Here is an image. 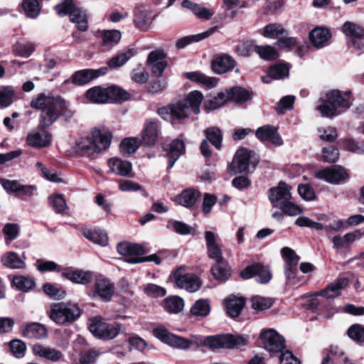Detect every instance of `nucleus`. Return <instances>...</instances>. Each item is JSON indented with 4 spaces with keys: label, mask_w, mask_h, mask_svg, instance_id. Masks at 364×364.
Returning a JSON list of instances; mask_svg holds the SVG:
<instances>
[{
    "label": "nucleus",
    "mask_w": 364,
    "mask_h": 364,
    "mask_svg": "<svg viewBox=\"0 0 364 364\" xmlns=\"http://www.w3.org/2000/svg\"><path fill=\"white\" fill-rule=\"evenodd\" d=\"M348 335L350 338L358 343L364 342V326L360 324H353L348 329Z\"/></svg>",
    "instance_id": "680f3d73"
},
{
    "label": "nucleus",
    "mask_w": 364,
    "mask_h": 364,
    "mask_svg": "<svg viewBox=\"0 0 364 364\" xmlns=\"http://www.w3.org/2000/svg\"><path fill=\"white\" fill-rule=\"evenodd\" d=\"M12 283L17 289L24 292L31 290L35 287V282L32 278L22 275L14 277Z\"/></svg>",
    "instance_id": "de8ad7c7"
},
{
    "label": "nucleus",
    "mask_w": 364,
    "mask_h": 364,
    "mask_svg": "<svg viewBox=\"0 0 364 364\" xmlns=\"http://www.w3.org/2000/svg\"><path fill=\"white\" fill-rule=\"evenodd\" d=\"M90 331L98 338L112 340L125 331V327L119 323H107L100 316L90 319Z\"/></svg>",
    "instance_id": "0eeeda50"
},
{
    "label": "nucleus",
    "mask_w": 364,
    "mask_h": 364,
    "mask_svg": "<svg viewBox=\"0 0 364 364\" xmlns=\"http://www.w3.org/2000/svg\"><path fill=\"white\" fill-rule=\"evenodd\" d=\"M15 91L11 87H4L0 89V107H7L13 102Z\"/></svg>",
    "instance_id": "052dcab7"
},
{
    "label": "nucleus",
    "mask_w": 364,
    "mask_h": 364,
    "mask_svg": "<svg viewBox=\"0 0 364 364\" xmlns=\"http://www.w3.org/2000/svg\"><path fill=\"white\" fill-rule=\"evenodd\" d=\"M200 193L197 190L186 189L175 198V202L186 208L193 207L197 200L200 198Z\"/></svg>",
    "instance_id": "a878e982"
},
{
    "label": "nucleus",
    "mask_w": 364,
    "mask_h": 364,
    "mask_svg": "<svg viewBox=\"0 0 364 364\" xmlns=\"http://www.w3.org/2000/svg\"><path fill=\"white\" fill-rule=\"evenodd\" d=\"M114 293V285L107 278L100 276L96 278L93 297H98L102 301H109Z\"/></svg>",
    "instance_id": "2eb2a0df"
},
{
    "label": "nucleus",
    "mask_w": 364,
    "mask_h": 364,
    "mask_svg": "<svg viewBox=\"0 0 364 364\" xmlns=\"http://www.w3.org/2000/svg\"><path fill=\"white\" fill-rule=\"evenodd\" d=\"M281 354L279 357L280 364H301V362L299 358L295 356L291 350H286L285 351L280 352Z\"/></svg>",
    "instance_id": "774afa93"
},
{
    "label": "nucleus",
    "mask_w": 364,
    "mask_h": 364,
    "mask_svg": "<svg viewBox=\"0 0 364 364\" xmlns=\"http://www.w3.org/2000/svg\"><path fill=\"white\" fill-rule=\"evenodd\" d=\"M173 277L176 285L181 289H185L188 292H196L200 287V282L193 274H183V269H178L173 274Z\"/></svg>",
    "instance_id": "ddd939ff"
},
{
    "label": "nucleus",
    "mask_w": 364,
    "mask_h": 364,
    "mask_svg": "<svg viewBox=\"0 0 364 364\" xmlns=\"http://www.w3.org/2000/svg\"><path fill=\"white\" fill-rule=\"evenodd\" d=\"M181 6L183 8L192 11L193 14L200 19L210 20L215 14V12L212 9L202 6L188 0H183L181 3Z\"/></svg>",
    "instance_id": "5701e85b"
},
{
    "label": "nucleus",
    "mask_w": 364,
    "mask_h": 364,
    "mask_svg": "<svg viewBox=\"0 0 364 364\" xmlns=\"http://www.w3.org/2000/svg\"><path fill=\"white\" fill-rule=\"evenodd\" d=\"M33 351L35 355L53 362H56L62 358V353L60 351L41 345L33 346Z\"/></svg>",
    "instance_id": "f704fd0d"
},
{
    "label": "nucleus",
    "mask_w": 364,
    "mask_h": 364,
    "mask_svg": "<svg viewBox=\"0 0 364 364\" xmlns=\"http://www.w3.org/2000/svg\"><path fill=\"white\" fill-rule=\"evenodd\" d=\"M207 139L217 149H220L223 136L220 129L211 127L205 132Z\"/></svg>",
    "instance_id": "6e6d98bb"
},
{
    "label": "nucleus",
    "mask_w": 364,
    "mask_h": 364,
    "mask_svg": "<svg viewBox=\"0 0 364 364\" xmlns=\"http://www.w3.org/2000/svg\"><path fill=\"white\" fill-rule=\"evenodd\" d=\"M262 34L265 38L279 39L283 36H288L289 32L282 24L269 23L263 28Z\"/></svg>",
    "instance_id": "e433bc0d"
},
{
    "label": "nucleus",
    "mask_w": 364,
    "mask_h": 364,
    "mask_svg": "<svg viewBox=\"0 0 364 364\" xmlns=\"http://www.w3.org/2000/svg\"><path fill=\"white\" fill-rule=\"evenodd\" d=\"M55 10L59 16L69 14L70 21L77 25L80 31H86L88 27L87 15L85 10L77 8L73 0H62V2L55 6Z\"/></svg>",
    "instance_id": "6e6552de"
},
{
    "label": "nucleus",
    "mask_w": 364,
    "mask_h": 364,
    "mask_svg": "<svg viewBox=\"0 0 364 364\" xmlns=\"http://www.w3.org/2000/svg\"><path fill=\"white\" fill-rule=\"evenodd\" d=\"M117 250L120 255L130 257L126 259V262L128 263L154 262L155 264H159L161 262V259L156 255L141 257L145 253V251L143 247L139 244L121 242L118 244Z\"/></svg>",
    "instance_id": "1a4fd4ad"
},
{
    "label": "nucleus",
    "mask_w": 364,
    "mask_h": 364,
    "mask_svg": "<svg viewBox=\"0 0 364 364\" xmlns=\"http://www.w3.org/2000/svg\"><path fill=\"white\" fill-rule=\"evenodd\" d=\"M48 203L57 213H63L68 208L63 196L60 194H55L49 196Z\"/></svg>",
    "instance_id": "4d7b16f0"
},
{
    "label": "nucleus",
    "mask_w": 364,
    "mask_h": 364,
    "mask_svg": "<svg viewBox=\"0 0 364 364\" xmlns=\"http://www.w3.org/2000/svg\"><path fill=\"white\" fill-rule=\"evenodd\" d=\"M223 4L225 10L230 13L231 20L237 16L239 9L247 6V2L242 0H223Z\"/></svg>",
    "instance_id": "8fccbe9b"
},
{
    "label": "nucleus",
    "mask_w": 364,
    "mask_h": 364,
    "mask_svg": "<svg viewBox=\"0 0 364 364\" xmlns=\"http://www.w3.org/2000/svg\"><path fill=\"white\" fill-rule=\"evenodd\" d=\"M112 133L105 127L92 129L90 136L82 137L76 141V151L82 156H90L107 150L112 143Z\"/></svg>",
    "instance_id": "7ed1b4c3"
},
{
    "label": "nucleus",
    "mask_w": 364,
    "mask_h": 364,
    "mask_svg": "<svg viewBox=\"0 0 364 364\" xmlns=\"http://www.w3.org/2000/svg\"><path fill=\"white\" fill-rule=\"evenodd\" d=\"M2 264L10 269H23L26 267L24 261L15 252H7L1 257Z\"/></svg>",
    "instance_id": "72a5a7b5"
},
{
    "label": "nucleus",
    "mask_w": 364,
    "mask_h": 364,
    "mask_svg": "<svg viewBox=\"0 0 364 364\" xmlns=\"http://www.w3.org/2000/svg\"><path fill=\"white\" fill-rule=\"evenodd\" d=\"M82 233L85 238L94 243L102 246H106L108 243L107 233L100 229L86 227L82 228Z\"/></svg>",
    "instance_id": "c756f323"
},
{
    "label": "nucleus",
    "mask_w": 364,
    "mask_h": 364,
    "mask_svg": "<svg viewBox=\"0 0 364 364\" xmlns=\"http://www.w3.org/2000/svg\"><path fill=\"white\" fill-rule=\"evenodd\" d=\"M92 72L90 69L77 71L72 75V82L77 85H82L92 80Z\"/></svg>",
    "instance_id": "bf43d9fd"
},
{
    "label": "nucleus",
    "mask_w": 364,
    "mask_h": 364,
    "mask_svg": "<svg viewBox=\"0 0 364 364\" xmlns=\"http://www.w3.org/2000/svg\"><path fill=\"white\" fill-rule=\"evenodd\" d=\"M35 50V46L31 42H18L14 46V53L22 58H28Z\"/></svg>",
    "instance_id": "603ef678"
},
{
    "label": "nucleus",
    "mask_w": 364,
    "mask_h": 364,
    "mask_svg": "<svg viewBox=\"0 0 364 364\" xmlns=\"http://www.w3.org/2000/svg\"><path fill=\"white\" fill-rule=\"evenodd\" d=\"M250 152L245 148L238 149L229 166L230 171L234 174L240 173L248 170Z\"/></svg>",
    "instance_id": "a211bd4d"
},
{
    "label": "nucleus",
    "mask_w": 364,
    "mask_h": 364,
    "mask_svg": "<svg viewBox=\"0 0 364 364\" xmlns=\"http://www.w3.org/2000/svg\"><path fill=\"white\" fill-rule=\"evenodd\" d=\"M167 228L180 235H189L194 232L193 228L185 223L169 220L167 222Z\"/></svg>",
    "instance_id": "09e8293b"
},
{
    "label": "nucleus",
    "mask_w": 364,
    "mask_h": 364,
    "mask_svg": "<svg viewBox=\"0 0 364 364\" xmlns=\"http://www.w3.org/2000/svg\"><path fill=\"white\" fill-rule=\"evenodd\" d=\"M268 196L273 206L278 208L291 198L290 188L284 182H280L277 187L269 189Z\"/></svg>",
    "instance_id": "f3484780"
},
{
    "label": "nucleus",
    "mask_w": 364,
    "mask_h": 364,
    "mask_svg": "<svg viewBox=\"0 0 364 364\" xmlns=\"http://www.w3.org/2000/svg\"><path fill=\"white\" fill-rule=\"evenodd\" d=\"M255 52L259 57L266 60H275L279 57L276 49L272 46H264L255 47Z\"/></svg>",
    "instance_id": "13d9d810"
},
{
    "label": "nucleus",
    "mask_w": 364,
    "mask_h": 364,
    "mask_svg": "<svg viewBox=\"0 0 364 364\" xmlns=\"http://www.w3.org/2000/svg\"><path fill=\"white\" fill-rule=\"evenodd\" d=\"M255 135L262 142H269L277 146L283 144V140L277 128L272 125L259 127L256 130Z\"/></svg>",
    "instance_id": "aec40b11"
},
{
    "label": "nucleus",
    "mask_w": 364,
    "mask_h": 364,
    "mask_svg": "<svg viewBox=\"0 0 364 364\" xmlns=\"http://www.w3.org/2000/svg\"><path fill=\"white\" fill-rule=\"evenodd\" d=\"M163 306L169 313L178 314L183 311L184 302L179 296H169L164 301Z\"/></svg>",
    "instance_id": "c03bdc74"
},
{
    "label": "nucleus",
    "mask_w": 364,
    "mask_h": 364,
    "mask_svg": "<svg viewBox=\"0 0 364 364\" xmlns=\"http://www.w3.org/2000/svg\"><path fill=\"white\" fill-rule=\"evenodd\" d=\"M289 73V66L287 64H276L269 68L268 75L262 77L264 83H269L271 79L280 80L288 77Z\"/></svg>",
    "instance_id": "2f4dec72"
},
{
    "label": "nucleus",
    "mask_w": 364,
    "mask_h": 364,
    "mask_svg": "<svg viewBox=\"0 0 364 364\" xmlns=\"http://www.w3.org/2000/svg\"><path fill=\"white\" fill-rule=\"evenodd\" d=\"M110 171L117 175L128 176L132 170V165L129 161H123L119 158H112L107 161Z\"/></svg>",
    "instance_id": "b1692460"
},
{
    "label": "nucleus",
    "mask_w": 364,
    "mask_h": 364,
    "mask_svg": "<svg viewBox=\"0 0 364 364\" xmlns=\"http://www.w3.org/2000/svg\"><path fill=\"white\" fill-rule=\"evenodd\" d=\"M63 276L73 283L80 284H86L89 283L92 279V273L90 272L80 269L63 272Z\"/></svg>",
    "instance_id": "4c0bfd02"
},
{
    "label": "nucleus",
    "mask_w": 364,
    "mask_h": 364,
    "mask_svg": "<svg viewBox=\"0 0 364 364\" xmlns=\"http://www.w3.org/2000/svg\"><path fill=\"white\" fill-rule=\"evenodd\" d=\"M203 100V95L198 90L189 92L187 96L171 105V114L178 119L188 117L192 112L199 114L200 107Z\"/></svg>",
    "instance_id": "39448f33"
},
{
    "label": "nucleus",
    "mask_w": 364,
    "mask_h": 364,
    "mask_svg": "<svg viewBox=\"0 0 364 364\" xmlns=\"http://www.w3.org/2000/svg\"><path fill=\"white\" fill-rule=\"evenodd\" d=\"M50 134L43 128L31 131L26 136L27 144L36 149L46 147L50 144Z\"/></svg>",
    "instance_id": "6ab92c4d"
},
{
    "label": "nucleus",
    "mask_w": 364,
    "mask_h": 364,
    "mask_svg": "<svg viewBox=\"0 0 364 364\" xmlns=\"http://www.w3.org/2000/svg\"><path fill=\"white\" fill-rule=\"evenodd\" d=\"M30 107L36 110H41L39 124L41 127L52 125L59 117L69 119L74 115L68 103L60 95L45 92L33 97L30 102Z\"/></svg>",
    "instance_id": "f03ea898"
},
{
    "label": "nucleus",
    "mask_w": 364,
    "mask_h": 364,
    "mask_svg": "<svg viewBox=\"0 0 364 364\" xmlns=\"http://www.w3.org/2000/svg\"><path fill=\"white\" fill-rule=\"evenodd\" d=\"M141 143L136 137L126 138L120 144V151L123 155L129 156L136 152Z\"/></svg>",
    "instance_id": "a18cd8bd"
},
{
    "label": "nucleus",
    "mask_w": 364,
    "mask_h": 364,
    "mask_svg": "<svg viewBox=\"0 0 364 364\" xmlns=\"http://www.w3.org/2000/svg\"><path fill=\"white\" fill-rule=\"evenodd\" d=\"M318 132L320 139L323 141L333 142L337 138V130L333 127H319Z\"/></svg>",
    "instance_id": "69168bd1"
},
{
    "label": "nucleus",
    "mask_w": 364,
    "mask_h": 364,
    "mask_svg": "<svg viewBox=\"0 0 364 364\" xmlns=\"http://www.w3.org/2000/svg\"><path fill=\"white\" fill-rule=\"evenodd\" d=\"M240 276L244 279H248L254 276H257L258 278L257 281L262 284H267L272 279L269 269L260 263L247 266L240 272Z\"/></svg>",
    "instance_id": "4468645a"
},
{
    "label": "nucleus",
    "mask_w": 364,
    "mask_h": 364,
    "mask_svg": "<svg viewBox=\"0 0 364 364\" xmlns=\"http://www.w3.org/2000/svg\"><path fill=\"white\" fill-rule=\"evenodd\" d=\"M273 299L271 298L254 296L251 299V306L257 311H262L269 309L273 305Z\"/></svg>",
    "instance_id": "864d4df0"
},
{
    "label": "nucleus",
    "mask_w": 364,
    "mask_h": 364,
    "mask_svg": "<svg viewBox=\"0 0 364 364\" xmlns=\"http://www.w3.org/2000/svg\"><path fill=\"white\" fill-rule=\"evenodd\" d=\"M132 56V52L130 50L121 53L111 58L108 62V66L113 69L119 68L124 65Z\"/></svg>",
    "instance_id": "e2e57ef3"
},
{
    "label": "nucleus",
    "mask_w": 364,
    "mask_h": 364,
    "mask_svg": "<svg viewBox=\"0 0 364 364\" xmlns=\"http://www.w3.org/2000/svg\"><path fill=\"white\" fill-rule=\"evenodd\" d=\"M23 334L28 338L40 339L47 336V330L42 324L33 323L26 326Z\"/></svg>",
    "instance_id": "58836bf2"
},
{
    "label": "nucleus",
    "mask_w": 364,
    "mask_h": 364,
    "mask_svg": "<svg viewBox=\"0 0 364 364\" xmlns=\"http://www.w3.org/2000/svg\"><path fill=\"white\" fill-rule=\"evenodd\" d=\"M121 32L118 30L105 31L102 35L103 43L105 46H113L121 39Z\"/></svg>",
    "instance_id": "0e129e2a"
},
{
    "label": "nucleus",
    "mask_w": 364,
    "mask_h": 364,
    "mask_svg": "<svg viewBox=\"0 0 364 364\" xmlns=\"http://www.w3.org/2000/svg\"><path fill=\"white\" fill-rule=\"evenodd\" d=\"M331 38V33L328 28L316 27L309 33V39L313 46L317 48H321L328 44Z\"/></svg>",
    "instance_id": "4be33fe9"
},
{
    "label": "nucleus",
    "mask_w": 364,
    "mask_h": 364,
    "mask_svg": "<svg viewBox=\"0 0 364 364\" xmlns=\"http://www.w3.org/2000/svg\"><path fill=\"white\" fill-rule=\"evenodd\" d=\"M317 178L324 180L331 184H338L348 178L346 171L341 166L333 165L328 168L315 171Z\"/></svg>",
    "instance_id": "9b49d317"
},
{
    "label": "nucleus",
    "mask_w": 364,
    "mask_h": 364,
    "mask_svg": "<svg viewBox=\"0 0 364 364\" xmlns=\"http://www.w3.org/2000/svg\"><path fill=\"white\" fill-rule=\"evenodd\" d=\"M341 30L348 38H353L364 33V29L361 26L351 21L345 22Z\"/></svg>",
    "instance_id": "5fc2aeb1"
},
{
    "label": "nucleus",
    "mask_w": 364,
    "mask_h": 364,
    "mask_svg": "<svg viewBox=\"0 0 364 364\" xmlns=\"http://www.w3.org/2000/svg\"><path fill=\"white\" fill-rule=\"evenodd\" d=\"M190 312L192 316L196 317H206L210 312V304L209 300L207 299H200L197 300L191 306Z\"/></svg>",
    "instance_id": "a19ab883"
},
{
    "label": "nucleus",
    "mask_w": 364,
    "mask_h": 364,
    "mask_svg": "<svg viewBox=\"0 0 364 364\" xmlns=\"http://www.w3.org/2000/svg\"><path fill=\"white\" fill-rule=\"evenodd\" d=\"M36 192V186L34 185H23L20 183L16 196L22 199L31 198Z\"/></svg>",
    "instance_id": "338daca9"
},
{
    "label": "nucleus",
    "mask_w": 364,
    "mask_h": 364,
    "mask_svg": "<svg viewBox=\"0 0 364 364\" xmlns=\"http://www.w3.org/2000/svg\"><path fill=\"white\" fill-rule=\"evenodd\" d=\"M260 338L264 348L269 353H279L285 348V339L273 328L261 333Z\"/></svg>",
    "instance_id": "9d476101"
},
{
    "label": "nucleus",
    "mask_w": 364,
    "mask_h": 364,
    "mask_svg": "<svg viewBox=\"0 0 364 364\" xmlns=\"http://www.w3.org/2000/svg\"><path fill=\"white\" fill-rule=\"evenodd\" d=\"M166 156L168 161V168H171L176 161L185 151L184 143L182 140L176 139L170 145L166 150Z\"/></svg>",
    "instance_id": "bb28decb"
},
{
    "label": "nucleus",
    "mask_w": 364,
    "mask_h": 364,
    "mask_svg": "<svg viewBox=\"0 0 364 364\" xmlns=\"http://www.w3.org/2000/svg\"><path fill=\"white\" fill-rule=\"evenodd\" d=\"M214 278L220 282H225L231 275V270L226 259L215 262L211 268Z\"/></svg>",
    "instance_id": "473e14b6"
},
{
    "label": "nucleus",
    "mask_w": 364,
    "mask_h": 364,
    "mask_svg": "<svg viewBox=\"0 0 364 364\" xmlns=\"http://www.w3.org/2000/svg\"><path fill=\"white\" fill-rule=\"evenodd\" d=\"M184 75L189 80L200 83L209 89L215 87L218 82L216 77L207 76L199 71L186 73Z\"/></svg>",
    "instance_id": "7c9ffc66"
},
{
    "label": "nucleus",
    "mask_w": 364,
    "mask_h": 364,
    "mask_svg": "<svg viewBox=\"0 0 364 364\" xmlns=\"http://www.w3.org/2000/svg\"><path fill=\"white\" fill-rule=\"evenodd\" d=\"M317 110L323 117H333L342 114L353 105L350 92L338 90L328 91L320 98Z\"/></svg>",
    "instance_id": "20e7f679"
},
{
    "label": "nucleus",
    "mask_w": 364,
    "mask_h": 364,
    "mask_svg": "<svg viewBox=\"0 0 364 364\" xmlns=\"http://www.w3.org/2000/svg\"><path fill=\"white\" fill-rule=\"evenodd\" d=\"M228 100L242 103L250 99V93L243 87H235L230 89L227 93Z\"/></svg>",
    "instance_id": "37998d69"
},
{
    "label": "nucleus",
    "mask_w": 364,
    "mask_h": 364,
    "mask_svg": "<svg viewBox=\"0 0 364 364\" xmlns=\"http://www.w3.org/2000/svg\"><path fill=\"white\" fill-rule=\"evenodd\" d=\"M81 314L77 305L71 303H56L50 306L48 316L58 325H65L76 321Z\"/></svg>",
    "instance_id": "423d86ee"
},
{
    "label": "nucleus",
    "mask_w": 364,
    "mask_h": 364,
    "mask_svg": "<svg viewBox=\"0 0 364 364\" xmlns=\"http://www.w3.org/2000/svg\"><path fill=\"white\" fill-rule=\"evenodd\" d=\"M360 235L359 232H348L343 236L336 235L332 238L334 249H343L349 247Z\"/></svg>",
    "instance_id": "ea45409f"
},
{
    "label": "nucleus",
    "mask_w": 364,
    "mask_h": 364,
    "mask_svg": "<svg viewBox=\"0 0 364 364\" xmlns=\"http://www.w3.org/2000/svg\"><path fill=\"white\" fill-rule=\"evenodd\" d=\"M107 102L109 100H127L129 98V94L120 88L119 87L112 85L106 88Z\"/></svg>",
    "instance_id": "3c124183"
},
{
    "label": "nucleus",
    "mask_w": 364,
    "mask_h": 364,
    "mask_svg": "<svg viewBox=\"0 0 364 364\" xmlns=\"http://www.w3.org/2000/svg\"><path fill=\"white\" fill-rule=\"evenodd\" d=\"M348 284V279L341 278L329 284L325 289L316 292V295L328 299L334 298L340 294L341 290L347 287Z\"/></svg>",
    "instance_id": "393cba45"
},
{
    "label": "nucleus",
    "mask_w": 364,
    "mask_h": 364,
    "mask_svg": "<svg viewBox=\"0 0 364 364\" xmlns=\"http://www.w3.org/2000/svg\"><path fill=\"white\" fill-rule=\"evenodd\" d=\"M166 55L163 50H157L151 52L147 58V65L151 67L152 73L160 77L167 66Z\"/></svg>",
    "instance_id": "412c9836"
},
{
    "label": "nucleus",
    "mask_w": 364,
    "mask_h": 364,
    "mask_svg": "<svg viewBox=\"0 0 364 364\" xmlns=\"http://www.w3.org/2000/svg\"><path fill=\"white\" fill-rule=\"evenodd\" d=\"M218 28V26H215L210 28L209 29L201 33L181 38L176 41V46L178 49L183 48L193 42H198L200 41L208 38L209 36L215 33Z\"/></svg>",
    "instance_id": "c85d7f7f"
},
{
    "label": "nucleus",
    "mask_w": 364,
    "mask_h": 364,
    "mask_svg": "<svg viewBox=\"0 0 364 364\" xmlns=\"http://www.w3.org/2000/svg\"><path fill=\"white\" fill-rule=\"evenodd\" d=\"M245 301L242 297L230 296L225 300L227 314L232 318L239 316L245 306Z\"/></svg>",
    "instance_id": "cd10ccee"
},
{
    "label": "nucleus",
    "mask_w": 364,
    "mask_h": 364,
    "mask_svg": "<svg viewBox=\"0 0 364 364\" xmlns=\"http://www.w3.org/2000/svg\"><path fill=\"white\" fill-rule=\"evenodd\" d=\"M134 16V21L136 26L140 28L151 23L154 18L152 16L151 10L144 5L136 8Z\"/></svg>",
    "instance_id": "c9c22d12"
},
{
    "label": "nucleus",
    "mask_w": 364,
    "mask_h": 364,
    "mask_svg": "<svg viewBox=\"0 0 364 364\" xmlns=\"http://www.w3.org/2000/svg\"><path fill=\"white\" fill-rule=\"evenodd\" d=\"M236 60L230 55L223 54L216 56L211 63V68L213 73L218 75L225 74L235 68L236 73H240V69L236 68Z\"/></svg>",
    "instance_id": "dca6fc26"
},
{
    "label": "nucleus",
    "mask_w": 364,
    "mask_h": 364,
    "mask_svg": "<svg viewBox=\"0 0 364 364\" xmlns=\"http://www.w3.org/2000/svg\"><path fill=\"white\" fill-rule=\"evenodd\" d=\"M160 134V122L156 119H148L144 122L141 132V141L143 144L151 146L157 142Z\"/></svg>",
    "instance_id": "f8f14e48"
},
{
    "label": "nucleus",
    "mask_w": 364,
    "mask_h": 364,
    "mask_svg": "<svg viewBox=\"0 0 364 364\" xmlns=\"http://www.w3.org/2000/svg\"><path fill=\"white\" fill-rule=\"evenodd\" d=\"M155 337L172 347L187 350L192 346L196 348L205 347L214 350L220 348H238L247 344V336L222 334L216 336L192 335L190 339L170 333L165 328L158 327L154 329Z\"/></svg>",
    "instance_id": "f257e3e1"
},
{
    "label": "nucleus",
    "mask_w": 364,
    "mask_h": 364,
    "mask_svg": "<svg viewBox=\"0 0 364 364\" xmlns=\"http://www.w3.org/2000/svg\"><path fill=\"white\" fill-rule=\"evenodd\" d=\"M227 101V95L219 92L217 95L207 99L204 102L203 107L206 110L211 111L221 107Z\"/></svg>",
    "instance_id": "49530a36"
},
{
    "label": "nucleus",
    "mask_w": 364,
    "mask_h": 364,
    "mask_svg": "<svg viewBox=\"0 0 364 364\" xmlns=\"http://www.w3.org/2000/svg\"><path fill=\"white\" fill-rule=\"evenodd\" d=\"M85 95L87 99L93 103L103 104L107 102L106 88L100 86L89 89Z\"/></svg>",
    "instance_id": "79ce46f5"
}]
</instances>
